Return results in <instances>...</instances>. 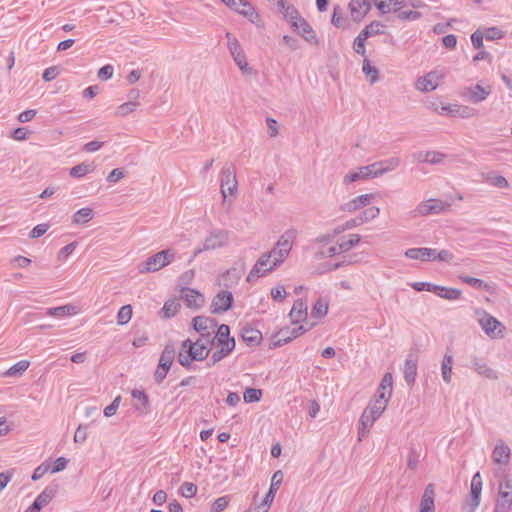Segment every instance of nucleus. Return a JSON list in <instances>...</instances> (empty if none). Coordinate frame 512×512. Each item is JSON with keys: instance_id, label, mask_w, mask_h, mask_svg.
<instances>
[{"instance_id": "f257e3e1", "label": "nucleus", "mask_w": 512, "mask_h": 512, "mask_svg": "<svg viewBox=\"0 0 512 512\" xmlns=\"http://www.w3.org/2000/svg\"><path fill=\"white\" fill-rule=\"evenodd\" d=\"M211 349L202 339L192 341L190 338L185 339L181 343V348L178 352V363L186 369L192 368L193 361H203L209 356Z\"/></svg>"}, {"instance_id": "f03ea898", "label": "nucleus", "mask_w": 512, "mask_h": 512, "mask_svg": "<svg viewBox=\"0 0 512 512\" xmlns=\"http://www.w3.org/2000/svg\"><path fill=\"white\" fill-rule=\"evenodd\" d=\"M176 252L173 249H165L155 253L138 265L139 273L156 272L174 261Z\"/></svg>"}, {"instance_id": "7ed1b4c3", "label": "nucleus", "mask_w": 512, "mask_h": 512, "mask_svg": "<svg viewBox=\"0 0 512 512\" xmlns=\"http://www.w3.org/2000/svg\"><path fill=\"white\" fill-rule=\"evenodd\" d=\"M229 234L226 230L215 229L212 230L209 235L205 238L203 245L198 247L194 251V256L200 254L203 251L215 250L221 248L228 243Z\"/></svg>"}, {"instance_id": "20e7f679", "label": "nucleus", "mask_w": 512, "mask_h": 512, "mask_svg": "<svg viewBox=\"0 0 512 512\" xmlns=\"http://www.w3.org/2000/svg\"><path fill=\"white\" fill-rule=\"evenodd\" d=\"M221 193L224 198L227 195L235 196L238 189L236 172L233 164H226L220 174Z\"/></svg>"}, {"instance_id": "39448f33", "label": "nucleus", "mask_w": 512, "mask_h": 512, "mask_svg": "<svg viewBox=\"0 0 512 512\" xmlns=\"http://www.w3.org/2000/svg\"><path fill=\"white\" fill-rule=\"evenodd\" d=\"M478 323L485 334L489 337L502 338L504 336L505 326L488 312H482V316L478 319Z\"/></svg>"}, {"instance_id": "423d86ee", "label": "nucleus", "mask_w": 512, "mask_h": 512, "mask_svg": "<svg viewBox=\"0 0 512 512\" xmlns=\"http://www.w3.org/2000/svg\"><path fill=\"white\" fill-rule=\"evenodd\" d=\"M482 485V477L480 472L478 471L472 477L470 487V498L467 501L466 506L463 507L464 512H474L476 508L479 506L481 501Z\"/></svg>"}, {"instance_id": "0eeeda50", "label": "nucleus", "mask_w": 512, "mask_h": 512, "mask_svg": "<svg viewBox=\"0 0 512 512\" xmlns=\"http://www.w3.org/2000/svg\"><path fill=\"white\" fill-rule=\"evenodd\" d=\"M450 207V204L443 202L440 199H429L420 202L413 211V216H428L432 214H439Z\"/></svg>"}, {"instance_id": "6e6552de", "label": "nucleus", "mask_w": 512, "mask_h": 512, "mask_svg": "<svg viewBox=\"0 0 512 512\" xmlns=\"http://www.w3.org/2000/svg\"><path fill=\"white\" fill-rule=\"evenodd\" d=\"M233 302V294L229 291L221 290L214 296L210 311L212 314L225 313L232 308Z\"/></svg>"}, {"instance_id": "1a4fd4ad", "label": "nucleus", "mask_w": 512, "mask_h": 512, "mask_svg": "<svg viewBox=\"0 0 512 512\" xmlns=\"http://www.w3.org/2000/svg\"><path fill=\"white\" fill-rule=\"evenodd\" d=\"M492 88L490 85L482 86L477 83L474 86L466 87L461 93V96L473 104H478L487 99L491 94Z\"/></svg>"}, {"instance_id": "9d476101", "label": "nucleus", "mask_w": 512, "mask_h": 512, "mask_svg": "<svg viewBox=\"0 0 512 512\" xmlns=\"http://www.w3.org/2000/svg\"><path fill=\"white\" fill-rule=\"evenodd\" d=\"M444 73L439 70H432L426 75L419 77L416 81V88L421 92H430L435 90L440 81L444 78Z\"/></svg>"}, {"instance_id": "9b49d317", "label": "nucleus", "mask_w": 512, "mask_h": 512, "mask_svg": "<svg viewBox=\"0 0 512 512\" xmlns=\"http://www.w3.org/2000/svg\"><path fill=\"white\" fill-rule=\"evenodd\" d=\"M276 255V248H273L271 251L263 253L261 257L256 261L252 269L250 270L246 281L252 283L256 281L258 278L265 276L268 272H265L266 269H263L270 260Z\"/></svg>"}, {"instance_id": "f8f14e48", "label": "nucleus", "mask_w": 512, "mask_h": 512, "mask_svg": "<svg viewBox=\"0 0 512 512\" xmlns=\"http://www.w3.org/2000/svg\"><path fill=\"white\" fill-rule=\"evenodd\" d=\"M130 395L133 400V408L140 416L147 415L151 412L149 396L144 390L133 389Z\"/></svg>"}, {"instance_id": "ddd939ff", "label": "nucleus", "mask_w": 512, "mask_h": 512, "mask_svg": "<svg viewBox=\"0 0 512 512\" xmlns=\"http://www.w3.org/2000/svg\"><path fill=\"white\" fill-rule=\"evenodd\" d=\"M180 298L184 300L188 308L198 310L204 304V296L196 289H191L185 286L180 288Z\"/></svg>"}, {"instance_id": "4468645a", "label": "nucleus", "mask_w": 512, "mask_h": 512, "mask_svg": "<svg viewBox=\"0 0 512 512\" xmlns=\"http://www.w3.org/2000/svg\"><path fill=\"white\" fill-rule=\"evenodd\" d=\"M351 18L354 22H360L371 10L369 0H351L348 4Z\"/></svg>"}, {"instance_id": "2eb2a0df", "label": "nucleus", "mask_w": 512, "mask_h": 512, "mask_svg": "<svg viewBox=\"0 0 512 512\" xmlns=\"http://www.w3.org/2000/svg\"><path fill=\"white\" fill-rule=\"evenodd\" d=\"M417 363L418 356L415 353H409L405 360L403 375L405 382L408 386L412 387L415 384L416 376H417Z\"/></svg>"}, {"instance_id": "dca6fc26", "label": "nucleus", "mask_w": 512, "mask_h": 512, "mask_svg": "<svg viewBox=\"0 0 512 512\" xmlns=\"http://www.w3.org/2000/svg\"><path fill=\"white\" fill-rule=\"evenodd\" d=\"M240 337L247 346L253 347L261 343L262 333L260 330L246 323L240 329Z\"/></svg>"}, {"instance_id": "f3484780", "label": "nucleus", "mask_w": 512, "mask_h": 512, "mask_svg": "<svg viewBox=\"0 0 512 512\" xmlns=\"http://www.w3.org/2000/svg\"><path fill=\"white\" fill-rule=\"evenodd\" d=\"M376 165H367L360 167L358 171L350 172L347 175H345L343 179L344 184H350L359 180H365L369 178H375L377 177L374 175L375 173Z\"/></svg>"}, {"instance_id": "a211bd4d", "label": "nucleus", "mask_w": 512, "mask_h": 512, "mask_svg": "<svg viewBox=\"0 0 512 512\" xmlns=\"http://www.w3.org/2000/svg\"><path fill=\"white\" fill-rule=\"evenodd\" d=\"M389 400L390 398H387L384 392H381V394H375V399L369 402L365 410L378 419L385 411Z\"/></svg>"}, {"instance_id": "6ab92c4d", "label": "nucleus", "mask_w": 512, "mask_h": 512, "mask_svg": "<svg viewBox=\"0 0 512 512\" xmlns=\"http://www.w3.org/2000/svg\"><path fill=\"white\" fill-rule=\"evenodd\" d=\"M297 26L298 27L293 28V30L296 31L305 41L313 45L318 44L316 32L304 18L297 23Z\"/></svg>"}, {"instance_id": "aec40b11", "label": "nucleus", "mask_w": 512, "mask_h": 512, "mask_svg": "<svg viewBox=\"0 0 512 512\" xmlns=\"http://www.w3.org/2000/svg\"><path fill=\"white\" fill-rule=\"evenodd\" d=\"M373 194H362L341 205L340 209L344 212H354L370 204Z\"/></svg>"}, {"instance_id": "412c9836", "label": "nucleus", "mask_w": 512, "mask_h": 512, "mask_svg": "<svg viewBox=\"0 0 512 512\" xmlns=\"http://www.w3.org/2000/svg\"><path fill=\"white\" fill-rule=\"evenodd\" d=\"M434 498H435L434 485L428 484L425 487L424 493L421 497L419 512H435Z\"/></svg>"}, {"instance_id": "4be33fe9", "label": "nucleus", "mask_w": 512, "mask_h": 512, "mask_svg": "<svg viewBox=\"0 0 512 512\" xmlns=\"http://www.w3.org/2000/svg\"><path fill=\"white\" fill-rule=\"evenodd\" d=\"M215 341L217 346H236L234 337L230 336V327L227 324H220L215 332Z\"/></svg>"}, {"instance_id": "5701e85b", "label": "nucleus", "mask_w": 512, "mask_h": 512, "mask_svg": "<svg viewBox=\"0 0 512 512\" xmlns=\"http://www.w3.org/2000/svg\"><path fill=\"white\" fill-rule=\"evenodd\" d=\"M295 339V334L290 327H284L280 329L278 332L272 335V342L270 348H278L281 347Z\"/></svg>"}, {"instance_id": "b1692460", "label": "nucleus", "mask_w": 512, "mask_h": 512, "mask_svg": "<svg viewBox=\"0 0 512 512\" xmlns=\"http://www.w3.org/2000/svg\"><path fill=\"white\" fill-rule=\"evenodd\" d=\"M404 255L413 260L433 261L434 249L427 247L409 248Z\"/></svg>"}, {"instance_id": "393cba45", "label": "nucleus", "mask_w": 512, "mask_h": 512, "mask_svg": "<svg viewBox=\"0 0 512 512\" xmlns=\"http://www.w3.org/2000/svg\"><path fill=\"white\" fill-rule=\"evenodd\" d=\"M307 305L302 299H297L289 313L292 324H298L307 319Z\"/></svg>"}, {"instance_id": "a878e982", "label": "nucleus", "mask_w": 512, "mask_h": 512, "mask_svg": "<svg viewBox=\"0 0 512 512\" xmlns=\"http://www.w3.org/2000/svg\"><path fill=\"white\" fill-rule=\"evenodd\" d=\"M472 367L475 369V371L490 380H497L498 374L495 370L490 368L485 361L482 359H479L478 357H473L471 360Z\"/></svg>"}, {"instance_id": "bb28decb", "label": "nucleus", "mask_w": 512, "mask_h": 512, "mask_svg": "<svg viewBox=\"0 0 512 512\" xmlns=\"http://www.w3.org/2000/svg\"><path fill=\"white\" fill-rule=\"evenodd\" d=\"M57 492V486H47L34 500L32 505L37 509L39 512L40 510L45 507L56 495Z\"/></svg>"}, {"instance_id": "cd10ccee", "label": "nucleus", "mask_w": 512, "mask_h": 512, "mask_svg": "<svg viewBox=\"0 0 512 512\" xmlns=\"http://www.w3.org/2000/svg\"><path fill=\"white\" fill-rule=\"evenodd\" d=\"M237 13L246 17L251 23L259 20V14L248 0H238Z\"/></svg>"}, {"instance_id": "c85d7f7f", "label": "nucleus", "mask_w": 512, "mask_h": 512, "mask_svg": "<svg viewBox=\"0 0 512 512\" xmlns=\"http://www.w3.org/2000/svg\"><path fill=\"white\" fill-rule=\"evenodd\" d=\"M414 158L422 163L439 164L445 158V154L437 151H419Z\"/></svg>"}, {"instance_id": "c756f323", "label": "nucleus", "mask_w": 512, "mask_h": 512, "mask_svg": "<svg viewBox=\"0 0 512 512\" xmlns=\"http://www.w3.org/2000/svg\"><path fill=\"white\" fill-rule=\"evenodd\" d=\"M510 453L508 445L501 441L495 446L492 459L496 464H507L510 460Z\"/></svg>"}, {"instance_id": "7c9ffc66", "label": "nucleus", "mask_w": 512, "mask_h": 512, "mask_svg": "<svg viewBox=\"0 0 512 512\" xmlns=\"http://www.w3.org/2000/svg\"><path fill=\"white\" fill-rule=\"evenodd\" d=\"M454 364V358L450 348H447L442 363H441V374L445 383L449 384L452 378V368Z\"/></svg>"}, {"instance_id": "2f4dec72", "label": "nucleus", "mask_w": 512, "mask_h": 512, "mask_svg": "<svg viewBox=\"0 0 512 512\" xmlns=\"http://www.w3.org/2000/svg\"><path fill=\"white\" fill-rule=\"evenodd\" d=\"M512 507L511 491H499L493 512H510Z\"/></svg>"}, {"instance_id": "473e14b6", "label": "nucleus", "mask_w": 512, "mask_h": 512, "mask_svg": "<svg viewBox=\"0 0 512 512\" xmlns=\"http://www.w3.org/2000/svg\"><path fill=\"white\" fill-rule=\"evenodd\" d=\"M400 164V159L398 157H391L384 161L373 163L372 165H376L374 175L381 176L389 171L394 170Z\"/></svg>"}, {"instance_id": "72a5a7b5", "label": "nucleus", "mask_w": 512, "mask_h": 512, "mask_svg": "<svg viewBox=\"0 0 512 512\" xmlns=\"http://www.w3.org/2000/svg\"><path fill=\"white\" fill-rule=\"evenodd\" d=\"M435 294L437 296H439L440 298L454 301V300L460 299V297L462 295V291L457 288L445 287V286L438 285L437 291Z\"/></svg>"}, {"instance_id": "f704fd0d", "label": "nucleus", "mask_w": 512, "mask_h": 512, "mask_svg": "<svg viewBox=\"0 0 512 512\" xmlns=\"http://www.w3.org/2000/svg\"><path fill=\"white\" fill-rule=\"evenodd\" d=\"M297 231L295 229H289L280 236L276 243V247L280 249H286L289 253L292 248V243L296 238Z\"/></svg>"}, {"instance_id": "c9c22d12", "label": "nucleus", "mask_w": 512, "mask_h": 512, "mask_svg": "<svg viewBox=\"0 0 512 512\" xmlns=\"http://www.w3.org/2000/svg\"><path fill=\"white\" fill-rule=\"evenodd\" d=\"M460 279L464 283L470 285L473 288L483 289V290H485V291H487L489 293H493L494 292L493 286L491 284L485 282L482 279L471 277V276H460Z\"/></svg>"}, {"instance_id": "e433bc0d", "label": "nucleus", "mask_w": 512, "mask_h": 512, "mask_svg": "<svg viewBox=\"0 0 512 512\" xmlns=\"http://www.w3.org/2000/svg\"><path fill=\"white\" fill-rule=\"evenodd\" d=\"M151 85L150 82L148 85L144 86L142 90L137 88H130V113L138 106L140 103L137 101L138 99L144 98V95L148 93Z\"/></svg>"}, {"instance_id": "4c0bfd02", "label": "nucleus", "mask_w": 512, "mask_h": 512, "mask_svg": "<svg viewBox=\"0 0 512 512\" xmlns=\"http://www.w3.org/2000/svg\"><path fill=\"white\" fill-rule=\"evenodd\" d=\"M95 166L93 163L82 162L70 169V176L73 178H81L86 174L93 172Z\"/></svg>"}, {"instance_id": "58836bf2", "label": "nucleus", "mask_w": 512, "mask_h": 512, "mask_svg": "<svg viewBox=\"0 0 512 512\" xmlns=\"http://www.w3.org/2000/svg\"><path fill=\"white\" fill-rule=\"evenodd\" d=\"M179 309V302L176 299H169L164 303L160 313L162 314L163 318L169 319L175 316Z\"/></svg>"}, {"instance_id": "ea45409f", "label": "nucleus", "mask_w": 512, "mask_h": 512, "mask_svg": "<svg viewBox=\"0 0 512 512\" xmlns=\"http://www.w3.org/2000/svg\"><path fill=\"white\" fill-rule=\"evenodd\" d=\"M362 71L371 84H374L378 81L379 70L375 66H373L370 60L367 58L363 60Z\"/></svg>"}, {"instance_id": "a19ab883", "label": "nucleus", "mask_w": 512, "mask_h": 512, "mask_svg": "<svg viewBox=\"0 0 512 512\" xmlns=\"http://www.w3.org/2000/svg\"><path fill=\"white\" fill-rule=\"evenodd\" d=\"M175 355V346L172 342H169L165 345L158 362L172 366Z\"/></svg>"}, {"instance_id": "79ce46f5", "label": "nucleus", "mask_w": 512, "mask_h": 512, "mask_svg": "<svg viewBox=\"0 0 512 512\" xmlns=\"http://www.w3.org/2000/svg\"><path fill=\"white\" fill-rule=\"evenodd\" d=\"M94 216V212L91 208H81L76 211L73 215V223L83 225L89 222Z\"/></svg>"}, {"instance_id": "37998d69", "label": "nucleus", "mask_w": 512, "mask_h": 512, "mask_svg": "<svg viewBox=\"0 0 512 512\" xmlns=\"http://www.w3.org/2000/svg\"><path fill=\"white\" fill-rule=\"evenodd\" d=\"M282 15L292 28H297V23L303 18L298 10L291 4Z\"/></svg>"}, {"instance_id": "c03bdc74", "label": "nucleus", "mask_w": 512, "mask_h": 512, "mask_svg": "<svg viewBox=\"0 0 512 512\" xmlns=\"http://www.w3.org/2000/svg\"><path fill=\"white\" fill-rule=\"evenodd\" d=\"M328 313V302L323 299L319 298L313 305L311 310V316L313 318H323Z\"/></svg>"}, {"instance_id": "a18cd8bd", "label": "nucleus", "mask_w": 512, "mask_h": 512, "mask_svg": "<svg viewBox=\"0 0 512 512\" xmlns=\"http://www.w3.org/2000/svg\"><path fill=\"white\" fill-rule=\"evenodd\" d=\"M30 363L27 360H21L11 366L5 373V376L8 377H17L22 375L29 367Z\"/></svg>"}, {"instance_id": "49530a36", "label": "nucleus", "mask_w": 512, "mask_h": 512, "mask_svg": "<svg viewBox=\"0 0 512 512\" xmlns=\"http://www.w3.org/2000/svg\"><path fill=\"white\" fill-rule=\"evenodd\" d=\"M74 309H75L74 306L68 304V305L48 308L46 311V314L48 316H52V317H64L66 315L72 314L74 312Z\"/></svg>"}, {"instance_id": "de8ad7c7", "label": "nucleus", "mask_w": 512, "mask_h": 512, "mask_svg": "<svg viewBox=\"0 0 512 512\" xmlns=\"http://www.w3.org/2000/svg\"><path fill=\"white\" fill-rule=\"evenodd\" d=\"M368 39V35L366 31H361L358 36L354 39L353 42V49L354 51L361 55L365 56L366 49H365V41Z\"/></svg>"}, {"instance_id": "09e8293b", "label": "nucleus", "mask_w": 512, "mask_h": 512, "mask_svg": "<svg viewBox=\"0 0 512 512\" xmlns=\"http://www.w3.org/2000/svg\"><path fill=\"white\" fill-rule=\"evenodd\" d=\"M276 248V255L273 258L272 260V265L270 267H268L265 272H271L273 270H275L277 267H279L285 260V258L289 255V252L286 250V249H280V248Z\"/></svg>"}, {"instance_id": "8fccbe9b", "label": "nucleus", "mask_w": 512, "mask_h": 512, "mask_svg": "<svg viewBox=\"0 0 512 512\" xmlns=\"http://www.w3.org/2000/svg\"><path fill=\"white\" fill-rule=\"evenodd\" d=\"M379 213H380L379 208L375 207V206H372V207H368L364 211H362L358 215V218L361 221V224H364V223H367L370 220H373L376 217H378Z\"/></svg>"}, {"instance_id": "3c124183", "label": "nucleus", "mask_w": 512, "mask_h": 512, "mask_svg": "<svg viewBox=\"0 0 512 512\" xmlns=\"http://www.w3.org/2000/svg\"><path fill=\"white\" fill-rule=\"evenodd\" d=\"M192 328L198 333L208 332L207 316L199 315L192 319Z\"/></svg>"}, {"instance_id": "603ef678", "label": "nucleus", "mask_w": 512, "mask_h": 512, "mask_svg": "<svg viewBox=\"0 0 512 512\" xmlns=\"http://www.w3.org/2000/svg\"><path fill=\"white\" fill-rule=\"evenodd\" d=\"M170 369H171V366L158 362L157 368L154 372L155 383L161 384L164 381V379L167 377V374L170 371Z\"/></svg>"}, {"instance_id": "864d4df0", "label": "nucleus", "mask_w": 512, "mask_h": 512, "mask_svg": "<svg viewBox=\"0 0 512 512\" xmlns=\"http://www.w3.org/2000/svg\"><path fill=\"white\" fill-rule=\"evenodd\" d=\"M360 240H361V237H360L359 234H351L349 240L342 241L341 243H339V245H338L339 251L341 253L349 251L351 248H353L356 245H358Z\"/></svg>"}, {"instance_id": "5fc2aeb1", "label": "nucleus", "mask_w": 512, "mask_h": 512, "mask_svg": "<svg viewBox=\"0 0 512 512\" xmlns=\"http://www.w3.org/2000/svg\"><path fill=\"white\" fill-rule=\"evenodd\" d=\"M261 397L262 390L256 388H247L243 394L246 403L258 402L261 400Z\"/></svg>"}, {"instance_id": "6e6d98bb", "label": "nucleus", "mask_w": 512, "mask_h": 512, "mask_svg": "<svg viewBox=\"0 0 512 512\" xmlns=\"http://www.w3.org/2000/svg\"><path fill=\"white\" fill-rule=\"evenodd\" d=\"M218 348L212 353L213 361L220 362L222 359L227 357L230 353L233 352L235 347L230 346H217Z\"/></svg>"}, {"instance_id": "4d7b16f0", "label": "nucleus", "mask_w": 512, "mask_h": 512, "mask_svg": "<svg viewBox=\"0 0 512 512\" xmlns=\"http://www.w3.org/2000/svg\"><path fill=\"white\" fill-rule=\"evenodd\" d=\"M487 179L490 184L497 188H508L509 182L504 176L496 175L494 173H489Z\"/></svg>"}, {"instance_id": "13d9d810", "label": "nucleus", "mask_w": 512, "mask_h": 512, "mask_svg": "<svg viewBox=\"0 0 512 512\" xmlns=\"http://www.w3.org/2000/svg\"><path fill=\"white\" fill-rule=\"evenodd\" d=\"M410 286L417 292L427 291L436 293L438 285L431 282H413Z\"/></svg>"}, {"instance_id": "bf43d9fd", "label": "nucleus", "mask_w": 512, "mask_h": 512, "mask_svg": "<svg viewBox=\"0 0 512 512\" xmlns=\"http://www.w3.org/2000/svg\"><path fill=\"white\" fill-rule=\"evenodd\" d=\"M232 56H233L235 63L237 64V66L239 67V69L242 72H244V73L250 72L251 69L248 67V62H247L246 56L243 51L237 52V53L233 54Z\"/></svg>"}, {"instance_id": "052dcab7", "label": "nucleus", "mask_w": 512, "mask_h": 512, "mask_svg": "<svg viewBox=\"0 0 512 512\" xmlns=\"http://www.w3.org/2000/svg\"><path fill=\"white\" fill-rule=\"evenodd\" d=\"M198 487L192 482H184L180 487V493L185 498H191L196 495Z\"/></svg>"}, {"instance_id": "680f3d73", "label": "nucleus", "mask_w": 512, "mask_h": 512, "mask_svg": "<svg viewBox=\"0 0 512 512\" xmlns=\"http://www.w3.org/2000/svg\"><path fill=\"white\" fill-rule=\"evenodd\" d=\"M380 27H383V24L380 21H372L370 24L364 27L361 31H366L368 38L375 36V35H381L384 32L380 30Z\"/></svg>"}, {"instance_id": "e2e57ef3", "label": "nucleus", "mask_w": 512, "mask_h": 512, "mask_svg": "<svg viewBox=\"0 0 512 512\" xmlns=\"http://www.w3.org/2000/svg\"><path fill=\"white\" fill-rule=\"evenodd\" d=\"M226 38L228 41V49H229L231 55H233L237 52L243 51L239 41L236 39V37L232 33L227 32Z\"/></svg>"}, {"instance_id": "0e129e2a", "label": "nucleus", "mask_w": 512, "mask_h": 512, "mask_svg": "<svg viewBox=\"0 0 512 512\" xmlns=\"http://www.w3.org/2000/svg\"><path fill=\"white\" fill-rule=\"evenodd\" d=\"M420 454L417 452L415 447H411L409 449L408 457H407V467L411 470H415L419 463Z\"/></svg>"}, {"instance_id": "69168bd1", "label": "nucleus", "mask_w": 512, "mask_h": 512, "mask_svg": "<svg viewBox=\"0 0 512 512\" xmlns=\"http://www.w3.org/2000/svg\"><path fill=\"white\" fill-rule=\"evenodd\" d=\"M422 14L418 11H399L397 14V18L401 21H416L420 19Z\"/></svg>"}, {"instance_id": "338daca9", "label": "nucleus", "mask_w": 512, "mask_h": 512, "mask_svg": "<svg viewBox=\"0 0 512 512\" xmlns=\"http://www.w3.org/2000/svg\"><path fill=\"white\" fill-rule=\"evenodd\" d=\"M380 388H388L387 398H391L393 390V376L392 373L386 372L381 379Z\"/></svg>"}, {"instance_id": "774afa93", "label": "nucleus", "mask_w": 512, "mask_h": 512, "mask_svg": "<svg viewBox=\"0 0 512 512\" xmlns=\"http://www.w3.org/2000/svg\"><path fill=\"white\" fill-rule=\"evenodd\" d=\"M331 23L337 28L343 27L344 17L342 15V9L339 5H336L333 9Z\"/></svg>"}]
</instances>
